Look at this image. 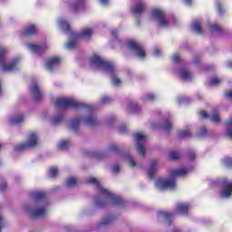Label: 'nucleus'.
Listing matches in <instances>:
<instances>
[{
    "label": "nucleus",
    "mask_w": 232,
    "mask_h": 232,
    "mask_svg": "<svg viewBox=\"0 0 232 232\" xmlns=\"http://www.w3.org/2000/svg\"><path fill=\"white\" fill-rule=\"evenodd\" d=\"M56 108L59 110H64V108H82L84 113L83 117L75 118L70 122L71 130H78L79 124L83 122L87 126H95L97 124V118L93 113V107L92 105L82 104L77 102L73 98H58L55 101Z\"/></svg>",
    "instance_id": "1"
},
{
    "label": "nucleus",
    "mask_w": 232,
    "mask_h": 232,
    "mask_svg": "<svg viewBox=\"0 0 232 232\" xmlns=\"http://www.w3.org/2000/svg\"><path fill=\"white\" fill-rule=\"evenodd\" d=\"M34 203L32 206H25L24 211L32 218H41L48 213V201L46 200V194L43 191L32 192Z\"/></svg>",
    "instance_id": "2"
},
{
    "label": "nucleus",
    "mask_w": 232,
    "mask_h": 232,
    "mask_svg": "<svg viewBox=\"0 0 232 232\" xmlns=\"http://www.w3.org/2000/svg\"><path fill=\"white\" fill-rule=\"evenodd\" d=\"M90 64L93 70H101L110 75L113 86H121L122 84V81L117 76V68H115L113 63L104 60L98 54H93L90 58Z\"/></svg>",
    "instance_id": "3"
},
{
    "label": "nucleus",
    "mask_w": 232,
    "mask_h": 232,
    "mask_svg": "<svg viewBox=\"0 0 232 232\" xmlns=\"http://www.w3.org/2000/svg\"><path fill=\"white\" fill-rule=\"evenodd\" d=\"M188 211H189V205L188 203H179L174 212L159 211L158 220L164 222L167 232H183L180 227L173 223V217L175 215H188Z\"/></svg>",
    "instance_id": "4"
},
{
    "label": "nucleus",
    "mask_w": 232,
    "mask_h": 232,
    "mask_svg": "<svg viewBox=\"0 0 232 232\" xmlns=\"http://www.w3.org/2000/svg\"><path fill=\"white\" fill-rule=\"evenodd\" d=\"M87 182L96 186L99 195L104 197L105 202L97 201L96 206H104V204H114V206H119L122 203V198L104 188L102 185H101V181H99V179L93 177H89L87 179Z\"/></svg>",
    "instance_id": "5"
},
{
    "label": "nucleus",
    "mask_w": 232,
    "mask_h": 232,
    "mask_svg": "<svg viewBox=\"0 0 232 232\" xmlns=\"http://www.w3.org/2000/svg\"><path fill=\"white\" fill-rule=\"evenodd\" d=\"M8 49L5 46H0V71L1 72H15L21 64V57L16 56L12 61L6 59Z\"/></svg>",
    "instance_id": "6"
},
{
    "label": "nucleus",
    "mask_w": 232,
    "mask_h": 232,
    "mask_svg": "<svg viewBox=\"0 0 232 232\" xmlns=\"http://www.w3.org/2000/svg\"><path fill=\"white\" fill-rule=\"evenodd\" d=\"M151 17L153 21L161 26V28H169V26H174L177 23L175 17L168 18V14H166V11L162 9H154L151 11Z\"/></svg>",
    "instance_id": "7"
},
{
    "label": "nucleus",
    "mask_w": 232,
    "mask_h": 232,
    "mask_svg": "<svg viewBox=\"0 0 232 232\" xmlns=\"http://www.w3.org/2000/svg\"><path fill=\"white\" fill-rule=\"evenodd\" d=\"M211 186H220L219 197L221 198H232V179L227 178H219L211 182Z\"/></svg>",
    "instance_id": "8"
},
{
    "label": "nucleus",
    "mask_w": 232,
    "mask_h": 232,
    "mask_svg": "<svg viewBox=\"0 0 232 232\" xmlns=\"http://www.w3.org/2000/svg\"><path fill=\"white\" fill-rule=\"evenodd\" d=\"M93 35V28L85 27L80 33H73L72 39L65 44V48L67 50H73L77 47V39H90Z\"/></svg>",
    "instance_id": "9"
},
{
    "label": "nucleus",
    "mask_w": 232,
    "mask_h": 232,
    "mask_svg": "<svg viewBox=\"0 0 232 232\" xmlns=\"http://www.w3.org/2000/svg\"><path fill=\"white\" fill-rule=\"evenodd\" d=\"M39 144V135L37 132H30L27 135V139L24 142L15 145V151H24V150H29V148H35Z\"/></svg>",
    "instance_id": "10"
},
{
    "label": "nucleus",
    "mask_w": 232,
    "mask_h": 232,
    "mask_svg": "<svg viewBox=\"0 0 232 232\" xmlns=\"http://www.w3.org/2000/svg\"><path fill=\"white\" fill-rule=\"evenodd\" d=\"M125 46L133 52V53L136 55V57H139L140 59H144L146 57V52L144 51V46L140 44L139 42L135 40H129Z\"/></svg>",
    "instance_id": "11"
},
{
    "label": "nucleus",
    "mask_w": 232,
    "mask_h": 232,
    "mask_svg": "<svg viewBox=\"0 0 232 232\" xmlns=\"http://www.w3.org/2000/svg\"><path fill=\"white\" fill-rule=\"evenodd\" d=\"M156 188L160 191H166V189H175L177 188V183L174 179H159L156 180Z\"/></svg>",
    "instance_id": "12"
},
{
    "label": "nucleus",
    "mask_w": 232,
    "mask_h": 232,
    "mask_svg": "<svg viewBox=\"0 0 232 232\" xmlns=\"http://www.w3.org/2000/svg\"><path fill=\"white\" fill-rule=\"evenodd\" d=\"M135 140H136V146L137 150L141 155V157H144L146 155V141L148 140V137L144 135V133H136L135 134Z\"/></svg>",
    "instance_id": "13"
},
{
    "label": "nucleus",
    "mask_w": 232,
    "mask_h": 232,
    "mask_svg": "<svg viewBox=\"0 0 232 232\" xmlns=\"http://www.w3.org/2000/svg\"><path fill=\"white\" fill-rule=\"evenodd\" d=\"M25 48H27L29 52H32V53H43L44 52H46V50H48V45L46 43L41 44L27 43L25 44Z\"/></svg>",
    "instance_id": "14"
},
{
    "label": "nucleus",
    "mask_w": 232,
    "mask_h": 232,
    "mask_svg": "<svg viewBox=\"0 0 232 232\" xmlns=\"http://www.w3.org/2000/svg\"><path fill=\"white\" fill-rule=\"evenodd\" d=\"M7 122L11 124V126L23 124L24 122V114H23V112L12 114L7 118Z\"/></svg>",
    "instance_id": "15"
},
{
    "label": "nucleus",
    "mask_w": 232,
    "mask_h": 232,
    "mask_svg": "<svg viewBox=\"0 0 232 232\" xmlns=\"http://www.w3.org/2000/svg\"><path fill=\"white\" fill-rule=\"evenodd\" d=\"M199 115L201 119H210V121H212V122H215L216 124L220 123V116L218 115V111H217V109H214L210 115L206 113V111H200Z\"/></svg>",
    "instance_id": "16"
},
{
    "label": "nucleus",
    "mask_w": 232,
    "mask_h": 232,
    "mask_svg": "<svg viewBox=\"0 0 232 232\" xmlns=\"http://www.w3.org/2000/svg\"><path fill=\"white\" fill-rule=\"evenodd\" d=\"M59 64H61V58L59 56H53V57L49 58L45 62V68L49 72H52L53 70H55V68H57V66H59Z\"/></svg>",
    "instance_id": "17"
},
{
    "label": "nucleus",
    "mask_w": 232,
    "mask_h": 232,
    "mask_svg": "<svg viewBox=\"0 0 232 232\" xmlns=\"http://www.w3.org/2000/svg\"><path fill=\"white\" fill-rule=\"evenodd\" d=\"M70 8L72 14H79V12H82L86 8V0H75Z\"/></svg>",
    "instance_id": "18"
},
{
    "label": "nucleus",
    "mask_w": 232,
    "mask_h": 232,
    "mask_svg": "<svg viewBox=\"0 0 232 232\" xmlns=\"http://www.w3.org/2000/svg\"><path fill=\"white\" fill-rule=\"evenodd\" d=\"M43 121H49L52 124H59L60 122H63V114H58L54 117L50 116L47 112H44L42 114Z\"/></svg>",
    "instance_id": "19"
},
{
    "label": "nucleus",
    "mask_w": 232,
    "mask_h": 232,
    "mask_svg": "<svg viewBox=\"0 0 232 232\" xmlns=\"http://www.w3.org/2000/svg\"><path fill=\"white\" fill-rule=\"evenodd\" d=\"M30 92L32 93L35 101L43 99V92H41V90H39V85H37V83L31 84Z\"/></svg>",
    "instance_id": "20"
},
{
    "label": "nucleus",
    "mask_w": 232,
    "mask_h": 232,
    "mask_svg": "<svg viewBox=\"0 0 232 232\" xmlns=\"http://www.w3.org/2000/svg\"><path fill=\"white\" fill-rule=\"evenodd\" d=\"M191 169L186 168L172 169L170 170V177L172 179H175V177H184V175H188Z\"/></svg>",
    "instance_id": "21"
},
{
    "label": "nucleus",
    "mask_w": 232,
    "mask_h": 232,
    "mask_svg": "<svg viewBox=\"0 0 232 232\" xmlns=\"http://www.w3.org/2000/svg\"><path fill=\"white\" fill-rule=\"evenodd\" d=\"M144 8H146L144 2L142 0H140L132 7V14H134L135 15H140V14L144 12Z\"/></svg>",
    "instance_id": "22"
},
{
    "label": "nucleus",
    "mask_w": 232,
    "mask_h": 232,
    "mask_svg": "<svg viewBox=\"0 0 232 232\" xmlns=\"http://www.w3.org/2000/svg\"><path fill=\"white\" fill-rule=\"evenodd\" d=\"M57 24L63 32H70V23L64 18H58Z\"/></svg>",
    "instance_id": "23"
},
{
    "label": "nucleus",
    "mask_w": 232,
    "mask_h": 232,
    "mask_svg": "<svg viewBox=\"0 0 232 232\" xmlns=\"http://www.w3.org/2000/svg\"><path fill=\"white\" fill-rule=\"evenodd\" d=\"M157 169H159V162L157 160H154L150 163V166L148 169L149 179H153V176L157 172Z\"/></svg>",
    "instance_id": "24"
},
{
    "label": "nucleus",
    "mask_w": 232,
    "mask_h": 232,
    "mask_svg": "<svg viewBox=\"0 0 232 232\" xmlns=\"http://www.w3.org/2000/svg\"><path fill=\"white\" fill-rule=\"evenodd\" d=\"M127 111L129 113H139L140 107L135 102H129L127 104Z\"/></svg>",
    "instance_id": "25"
},
{
    "label": "nucleus",
    "mask_w": 232,
    "mask_h": 232,
    "mask_svg": "<svg viewBox=\"0 0 232 232\" xmlns=\"http://www.w3.org/2000/svg\"><path fill=\"white\" fill-rule=\"evenodd\" d=\"M178 74L183 81H191V79H193V74L184 69L179 70Z\"/></svg>",
    "instance_id": "26"
},
{
    "label": "nucleus",
    "mask_w": 232,
    "mask_h": 232,
    "mask_svg": "<svg viewBox=\"0 0 232 232\" xmlns=\"http://www.w3.org/2000/svg\"><path fill=\"white\" fill-rule=\"evenodd\" d=\"M207 28H208V30L212 32V34H220V32H222V28L220 27V25L217 24H211L210 22L208 23Z\"/></svg>",
    "instance_id": "27"
},
{
    "label": "nucleus",
    "mask_w": 232,
    "mask_h": 232,
    "mask_svg": "<svg viewBox=\"0 0 232 232\" xmlns=\"http://www.w3.org/2000/svg\"><path fill=\"white\" fill-rule=\"evenodd\" d=\"M192 30L195 32V34H198V35L202 34V24L200 21L196 20L192 23Z\"/></svg>",
    "instance_id": "28"
},
{
    "label": "nucleus",
    "mask_w": 232,
    "mask_h": 232,
    "mask_svg": "<svg viewBox=\"0 0 232 232\" xmlns=\"http://www.w3.org/2000/svg\"><path fill=\"white\" fill-rule=\"evenodd\" d=\"M71 145H72V143L70 142L69 140H63L59 141L58 149L59 150H68V148H70Z\"/></svg>",
    "instance_id": "29"
},
{
    "label": "nucleus",
    "mask_w": 232,
    "mask_h": 232,
    "mask_svg": "<svg viewBox=\"0 0 232 232\" xmlns=\"http://www.w3.org/2000/svg\"><path fill=\"white\" fill-rule=\"evenodd\" d=\"M178 136L181 139H186V137H191V131L189 130V128H187L186 130H179L178 131Z\"/></svg>",
    "instance_id": "30"
},
{
    "label": "nucleus",
    "mask_w": 232,
    "mask_h": 232,
    "mask_svg": "<svg viewBox=\"0 0 232 232\" xmlns=\"http://www.w3.org/2000/svg\"><path fill=\"white\" fill-rule=\"evenodd\" d=\"M35 25H27L24 29V35H34V34L35 33Z\"/></svg>",
    "instance_id": "31"
},
{
    "label": "nucleus",
    "mask_w": 232,
    "mask_h": 232,
    "mask_svg": "<svg viewBox=\"0 0 232 232\" xmlns=\"http://www.w3.org/2000/svg\"><path fill=\"white\" fill-rule=\"evenodd\" d=\"M226 126H227V137H230V139H232V118L228 119L227 121H226Z\"/></svg>",
    "instance_id": "32"
},
{
    "label": "nucleus",
    "mask_w": 232,
    "mask_h": 232,
    "mask_svg": "<svg viewBox=\"0 0 232 232\" xmlns=\"http://www.w3.org/2000/svg\"><path fill=\"white\" fill-rule=\"evenodd\" d=\"M171 128H173V123H171L169 120H166L163 125H161V129H163L164 131H169Z\"/></svg>",
    "instance_id": "33"
},
{
    "label": "nucleus",
    "mask_w": 232,
    "mask_h": 232,
    "mask_svg": "<svg viewBox=\"0 0 232 232\" xmlns=\"http://www.w3.org/2000/svg\"><path fill=\"white\" fill-rule=\"evenodd\" d=\"M75 184H77V179L73 178V177L69 178L65 181V186H67L68 188H72V187L75 186Z\"/></svg>",
    "instance_id": "34"
},
{
    "label": "nucleus",
    "mask_w": 232,
    "mask_h": 232,
    "mask_svg": "<svg viewBox=\"0 0 232 232\" xmlns=\"http://www.w3.org/2000/svg\"><path fill=\"white\" fill-rule=\"evenodd\" d=\"M125 160L130 164V166H131V168H135V166H137L135 160H133V157L130 155L125 156Z\"/></svg>",
    "instance_id": "35"
},
{
    "label": "nucleus",
    "mask_w": 232,
    "mask_h": 232,
    "mask_svg": "<svg viewBox=\"0 0 232 232\" xmlns=\"http://www.w3.org/2000/svg\"><path fill=\"white\" fill-rule=\"evenodd\" d=\"M222 164L225 168H232V159L231 158H225L222 160Z\"/></svg>",
    "instance_id": "36"
},
{
    "label": "nucleus",
    "mask_w": 232,
    "mask_h": 232,
    "mask_svg": "<svg viewBox=\"0 0 232 232\" xmlns=\"http://www.w3.org/2000/svg\"><path fill=\"white\" fill-rule=\"evenodd\" d=\"M208 135V130L206 127H201L199 130L197 132L198 137H206Z\"/></svg>",
    "instance_id": "37"
},
{
    "label": "nucleus",
    "mask_w": 232,
    "mask_h": 232,
    "mask_svg": "<svg viewBox=\"0 0 232 232\" xmlns=\"http://www.w3.org/2000/svg\"><path fill=\"white\" fill-rule=\"evenodd\" d=\"M169 157L172 160H177V159H180V153H179V151L172 150L169 153Z\"/></svg>",
    "instance_id": "38"
},
{
    "label": "nucleus",
    "mask_w": 232,
    "mask_h": 232,
    "mask_svg": "<svg viewBox=\"0 0 232 232\" xmlns=\"http://www.w3.org/2000/svg\"><path fill=\"white\" fill-rule=\"evenodd\" d=\"M57 173H59V169H57V167H51L49 169L50 177H57Z\"/></svg>",
    "instance_id": "39"
},
{
    "label": "nucleus",
    "mask_w": 232,
    "mask_h": 232,
    "mask_svg": "<svg viewBox=\"0 0 232 232\" xmlns=\"http://www.w3.org/2000/svg\"><path fill=\"white\" fill-rule=\"evenodd\" d=\"M216 7H217L218 14L224 13V9L222 8V2H220V0L216 1Z\"/></svg>",
    "instance_id": "40"
},
{
    "label": "nucleus",
    "mask_w": 232,
    "mask_h": 232,
    "mask_svg": "<svg viewBox=\"0 0 232 232\" xmlns=\"http://www.w3.org/2000/svg\"><path fill=\"white\" fill-rule=\"evenodd\" d=\"M145 99H146V101L153 102L157 99V95H155V93H153V92H150L145 96Z\"/></svg>",
    "instance_id": "41"
},
{
    "label": "nucleus",
    "mask_w": 232,
    "mask_h": 232,
    "mask_svg": "<svg viewBox=\"0 0 232 232\" xmlns=\"http://www.w3.org/2000/svg\"><path fill=\"white\" fill-rule=\"evenodd\" d=\"M219 82H220V78L215 77V78L211 79L209 85L210 86H218Z\"/></svg>",
    "instance_id": "42"
},
{
    "label": "nucleus",
    "mask_w": 232,
    "mask_h": 232,
    "mask_svg": "<svg viewBox=\"0 0 232 232\" xmlns=\"http://www.w3.org/2000/svg\"><path fill=\"white\" fill-rule=\"evenodd\" d=\"M5 226H6V220H5V218H3L0 215V232H1L2 227H5Z\"/></svg>",
    "instance_id": "43"
},
{
    "label": "nucleus",
    "mask_w": 232,
    "mask_h": 232,
    "mask_svg": "<svg viewBox=\"0 0 232 232\" xmlns=\"http://www.w3.org/2000/svg\"><path fill=\"white\" fill-rule=\"evenodd\" d=\"M152 55H154V57H159V55H160V50L159 48H154L152 51Z\"/></svg>",
    "instance_id": "44"
},
{
    "label": "nucleus",
    "mask_w": 232,
    "mask_h": 232,
    "mask_svg": "<svg viewBox=\"0 0 232 232\" xmlns=\"http://www.w3.org/2000/svg\"><path fill=\"white\" fill-rule=\"evenodd\" d=\"M172 61H173V63H179V61H180V55H179V54H173L172 55Z\"/></svg>",
    "instance_id": "45"
},
{
    "label": "nucleus",
    "mask_w": 232,
    "mask_h": 232,
    "mask_svg": "<svg viewBox=\"0 0 232 232\" xmlns=\"http://www.w3.org/2000/svg\"><path fill=\"white\" fill-rule=\"evenodd\" d=\"M119 133H121V134L126 133V125H121L119 127Z\"/></svg>",
    "instance_id": "46"
},
{
    "label": "nucleus",
    "mask_w": 232,
    "mask_h": 232,
    "mask_svg": "<svg viewBox=\"0 0 232 232\" xmlns=\"http://www.w3.org/2000/svg\"><path fill=\"white\" fill-rule=\"evenodd\" d=\"M121 171V167L119 165L112 166V172L113 173H119Z\"/></svg>",
    "instance_id": "47"
},
{
    "label": "nucleus",
    "mask_w": 232,
    "mask_h": 232,
    "mask_svg": "<svg viewBox=\"0 0 232 232\" xmlns=\"http://www.w3.org/2000/svg\"><path fill=\"white\" fill-rule=\"evenodd\" d=\"M110 222H111V218H107L102 221V226H108V224H110Z\"/></svg>",
    "instance_id": "48"
},
{
    "label": "nucleus",
    "mask_w": 232,
    "mask_h": 232,
    "mask_svg": "<svg viewBox=\"0 0 232 232\" xmlns=\"http://www.w3.org/2000/svg\"><path fill=\"white\" fill-rule=\"evenodd\" d=\"M227 99H229L230 101H232V91H227L226 93H225Z\"/></svg>",
    "instance_id": "49"
},
{
    "label": "nucleus",
    "mask_w": 232,
    "mask_h": 232,
    "mask_svg": "<svg viewBox=\"0 0 232 232\" xmlns=\"http://www.w3.org/2000/svg\"><path fill=\"white\" fill-rule=\"evenodd\" d=\"M6 189V183L2 182L0 184V191H5Z\"/></svg>",
    "instance_id": "50"
},
{
    "label": "nucleus",
    "mask_w": 232,
    "mask_h": 232,
    "mask_svg": "<svg viewBox=\"0 0 232 232\" xmlns=\"http://www.w3.org/2000/svg\"><path fill=\"white\" fill-rule=\"evenodd\" d=\"M102 102L103 104H106V102H110V98L109 97H103L102 98Z\"/></svg>",
    "instance_id": "51"
},
{
    "label": "nucleus",
    "mask_w": 232,
    "mask_h": 232,
    "mask_svg": "<svg viewBox=\"0 0 232 232\" xmlns=\"http://www.w3.org/2000/svg\"><path fill=\"white\" fill-rule=\"evenodd\" d=\"M178 102L179 104H182V102H186V98L184 97L178 98Z\"/></svg>",
    "instance_id": "52"
},
{
    "label": "nucleus",
    "mask_w": 232,
    "mask_h": 232,
    "mask_svg": "<svg viewBox=\"0 0 232 232\" xmlns=\"http://www.w3.org/2000/svg\"><path fill=\"white\" fill-rule=\"evenodd\" d=\"M100 5L106 6V5H108V0H100Z\"/></svg>",
    "instance_id": "53"
},
{
    "label": "nucleus",
    "mask_w": 232,
    "mask_h": 232,
    "mask_svg": "<svg viewBox=\"0 0 232 232\" xmlns=\"http://www.w3.org/2000/svg\"><path fill=\"white\" fill-rule=\"evenodd\" d=\"M185 5H187V6H190V5L193 3V0H183Z\"/></svg>",
    "instance_id": "54"
},
{
    "label": "nucleus",
    "mask_w": 232,
    "mask_h": 232,
    "mask_svg": "<svg viewBox=\"0 0 232 232\" xmlns=\"http://www.w3.org/2000/svg\"><path fill=\"white\" fill-rule=\"evenodd\" d=\"M188 159H190V160H193L195 159V152H191L189 155H188Z\"/></svg>",
    "instance_id": "55"
},
{
    "label": "nucleus",
    "mask_w": 232,
    "mask_h": 232,
    "mask_svg": "<svg viewBox=\"0 0 232 232\" xmlns=\"http://www.w3.org/2000/svg\"><path fill=\"white\" fill-rule=\"evenodd\" d=\"M111 150H117V145H112V146L111 147Z\"/></svg>",
    "instance_id": "56"
},
{
    "label": "nucleus",
    "mask_w": 232,
    "mask_h": 232,
    "mask_svg": "<svg viewBox=\"0 0 232 232\" xmlns=\"http://www.w3.org/2000/svg\"><path fill=\"white\" fill-rule=\"evenodd\" d=\"M1 148H3V145L0 143V150H1Z\"/></svg>",
    "instance_id": "57"
}]
</instances>
